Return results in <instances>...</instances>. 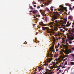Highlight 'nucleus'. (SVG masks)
<instances>
[{
  "label": "nucleus",
  "mask_w": 74,
  "mask_h": 74,
  "mask_svg": "<svg viewBox=\"0 0 74 74\" xmlns=\"http://www.w3.org/2000/svg\"><path fill=\"white\" fill-rule=\"evenodd\" d=\"M62 45L64 47L63 48H65V49H66L65 51L63 49H62V52L65 53L66 55L69 54V53H70L71 52V51L70 50H67V49H68V46H67V45L62 44Z\"/></svg>",
  "instance_id": "f257e3e1"
},
{
  "label": "nucleus",
  "mask_w": 74,
  "mask_h": 74,
  "mask_svg": "<svg viewBox=\"0 0 74 74\" xmlns=\"http://www.w3.org/2000/svg\"><path fill=\"white\" fill-rule=\"evenodd\" d=\"M53 14L54 15L53 16V18L54 20H56V19H58V17L60 15L58 14V12L57 11L54 12H53Z\"/></svg>",
  "instance_id": "f03ea898"
},
{
  "label": "nucleus",
  "mask_w": 74,
  "mask_h": 74,
  "mask_svg": "<svg viewBox=\"0 0 74 74\" xmlns=\"http://www.w3.org/2000/svg\"><path fill=\"white\" fill-rule=\"evenodd\" d=\"M59 8H58V11H63V10H65V11L67 12V8H65L62 5H60L59 6Z\"/></svg>",
  "instance_id": "7ed1b4c3"
},
{
  "label": "nucleus",
  "mask_w": 74,
  "mask_h": 74,
  "mask_svg": "<svg viewBox=\"0 0 74 74\" xmlns=\"http://www.w3.org/2000/svg\"><path fill=\"white\" fill-rule=\"evenodd\" d=\"M54 22H51L50 23H49V25H50V27H53V26H52V25H53V24H54Z\"/></svg>",
  "instance_id": "20e7f679"
},
{
  "label": "nucleus",
  "mask_w": 74,
  "mask_h": 74,
  "mask_svg": "<svg viewBox=\"0 0 74 74\" xmlns=\"http://www.w3.org/2000/svg\"><path fill=\"white\" fill-rule=\"evenodd\" d=\"M42 29L43 30H45V29L46 30H48V29H49V28L48 27H42Z\"/></svg>",
  "instance_id": "39448f33"
},
{
  "label": "nucleus",
  "mask_w": 74,
  "mask_h": 74,
  "mask_svg": "<svg viewBox=\"0 0 74 74\" xmlns=\"http://www.w3.org/2000/svg\"><path fill=\"white\" fill-rule=\"evenodd\" d=\"M39 25H41V26H45V24L43 23V22L42 21L40 23Z\"/></svg>",
  "instance_id": "423d86ee"
},
{
  "label": "nucleus",
  "mask_w": 74,
  "mask_h": 74,
  "mask_svg": "<svg viewBox=\"0 0 74 74\" xmlns=\"http://www.w3.org/2000/svg\"><path fill=\"white\" fill-rule=\"evenodd\" d=\"M50 49L51 50V51H53V53L54 52H55V50L53 48V47H51Z\"/></svg>",
  "instance_id": "0eeeda50"
},
{
  "label": "nucleus",
  "mask_w": 74,
  "mask_h": 74,
  "mask_svg": "<svg viewBox=\"0 0 74 74\" xmlns=\"http://www.w3.org/2000/svg\"><path fill=\"white\" fill-rule=\"evenodd\" d=\"M33 13L34 14H37V11L36 10H34L33 11Z\"/></svg>",
  "instance_id": "6e6552de"
},
{
  "label": "nucleus",
  "mask_w": 74,
  "mask_h": 74,
  "mask_svg": "<svg viewBox=\"0 0 74 74\" xmlns=\"http://www.w3.org/2000/svg\"><path fill=\"white\" fill-rule=\"evenodd\" d=\"M73 18V17L72 16H70L69 17L68 19L71 20Z\"/></svg>",
  "instance_id": "1a4fd4ad"
},
{
  "label": "nucleus",
  "mask_w": 74,
  "mask_h": 74,
  "mask_svg": "<svg viewBox=\"0 0 74 74\" xmlns=\"http://www.w3.org/2000/svg\"><path fill=\"white\" fill-rule=\"evenodd\" d=\"M64 23H65V24H66V22H67V18L66 17V19H64Z\"/></svg>",
  "instance_id": "9d476101"
},
{
  "label": "nucleus",
  "mask_w": 74,
  "mask_h": 74,
  "mask_svg": "<svg viewBox=\"0 0 74 74\" xmlns=\"http://www.w3.org/2000/svg\"><path fill=\"white\" fill-rule=\"evenodd\" d=\"M29 8H30V10H33V7H32V6H29Z\"/></svg>",
  "instance_id": "9b49d317"
},
{
  "label": "nucleus",
  "mask_w": 74,
  "mask_h": 74,
  "mask_svg": "<svg viewBox=\"0 0 74 74\" xmlns=\"http://www.w3.org/2000/svg\"><path fill=\"white\" fill-rule=\"evenodd\" d=\"M71 65H74V62H71Z\"/></svg>",
  "instance_id": "f8f14e48"
},
{
  "label": "nucleus",
  "mask_w": 74,
  "mask_h": 74,
  "mask_svg": "<svg viewBox=\"0 0 74 74\" xmlns=\"http://www.w3.org/2000/svg\"><path fill=\"white\" fill-rule=\"evenodd\" d=\"M52 52L51 51L50 54H49V53L48 54V56H49V55H52Z\"/></svg>",
  "instance_id": "ddd939ff"
},
{
  "label": "nucleus",
  "mask_w": 74,
  "mask_h": 74,
  "mask_svg": "<svg viewBox=\"0 0 74 74\" xmlns=\"http://www.w3.org/2000/svg\"><path fill=\"white\" fill-rule=\"evenodd\" d=\"M55 23H56V24H58V21L57 20H56L55 21Z\"/></svg>",
  "instance_id": "4468645a"
},
{
  "label": "nucleus",
  "mask_w": 74,
  "mask_h": 74,
  "mask_svg": "<svg viewBox=\"0 0 74 74\" xmlns=\"http://www.w3.org/2000/svg\"><path fill=\"white\" fill-rule=\"evenodd\" d=\"M67 62H66L64 65V66L65 65H67Z\"/></svg>",
  "instance_id": "2eb2a0df"
},
{
  "label": "nucleus",
  "mask_w": 74,
  "mask_h": 74,
  "mask_svg": "<svg viewBox=\"0 0 74 74\" xmlns=\"http://www.w3.org/2000/svg\"><path fill=\"white\" fill-rule=\"evenodd\" d=\"M69 10H70L71 11H72V10H73V9L72 8H71V7H70L69 8Z\"/></svg>",
  "instance_id": "dca6fc26"
},
{
  "label": "nucleus",
  "mask_w": 74,
  "mask_h": 74,
  "mask_svg": "<svg viewBox=\"0 0 74 74\" xmlns=\"http://www.w3.org/2000/svg\"><path fill=\"white\" fill-rule=\"evenodd\" d=\"M47 19H48V18H47V17H45V20H46V21H47Z\"/></svg>",
  "instance_id": "f3484780"
},
{
  "label": "nucleus",
  "mask_w": 74,
  "mask_h": 74,
  "mask_svg": "<svg viewBox=\"0 0 74 74\" xmlns=\"http://www.w3.org/2000/svg\"><path fill=\"white\" fill-rule=\"evenodd\" d=\"M72 36V37L71 38V40H74V38L73 37V36Z\"/></svg>",
  "instance_id": "a211bd4d"
},
{
  "label": "nucleus",
  "mask_w": 74,
  "mask_h": 74,
  "mask_svg": "<svg viewBox=\"0 0 74 74\" xmlns=\"http://www.w3.org/2000/svg\"><path fill=\"white\" fill-rule=\"evenodd\" d=\"M71 22L70 23H69V25H68V26H67V25H66V26H70L71 25Z\"/></svg>",
  "instance_id": "6ab92c4d"
},
{
  "label": "nucleus",
  "mask_w": 74,
  "mask_h": 74,
  "mask_svg": "<svg viewBox=\"0 0 74 74\" xmlns=\"http://www.w3.org/2000/svg\"><path fill=\"white\" fill-rule=\"evenodd\" d=\"M43 65L44 66H47V65H48V64H47V63H45V64H44Z\"/></svg>",
  "instance_id": "aec40b11"
},
{
  "label": "nucleus",
  "mask_w": 74,
  "mask_h": 74,
  "mask_svg": "<svg viewBox=\"0 0 74 74\" xmlns=\"http://www.w3.org/2000/svg\"><path fill=\"white\" fill-rule=\"evenodd\" d=\"M64 57L65 58H66V57H67L68 56V55H65L64 56Z\"/></svg>",
  "instance_id": "412c9836"
},
{
  "label": "nucleus",
  "mask_w": 74,
  "mask_h": 74,
  "mask_svg": "<svg viewBox=\"0 0 74 74\" xmlns=\"http://www.w3.org/2000/svg\"><path fill=\"white\" fill-rule=\"evenodd\" d=\"M71 55L72 56H73V57H74V54H71Z\"/></svg>",
  "instance_id": "4be33fe9"
},
{
  "label": "nucleus",
  "mask_w": 74,
  "mask_h": 74,
  "mask_svg": "<svg viewBox=\"0 0 74 74\" xmlns=\"http://www.w3.org/2000/svg\"><path fill=\"white\" fill-rule=\"evenodd\" d=\"M51 59H49V63H50V62H51Z\"/></svg>",
  "instance_id": "5701e85b"
},
{
  "label": "nucleus",
  "mask_w": 74,
  "mask_h": 74,
  "mask_svg": "<svg viewBox=\"0 0 74 74\" xmlns=\"http://www.w3.org/2000/svg\"><path fill=\"white\" fill-rule=\"evenodd\" d=\"M65 41V40H64V39L63 40L62 43H64V42Z\"/></svg>",
  "instance_id": "b1692460"
},
{
  "label": "nucleus",
  "mask_w": 74,
  "mask_h": 74,
  "mask_svg": "<svg viewBox=\"0 0 74 74\" xmlns=\"http://www.w3.org/2000/svg\"><path fill=\"white\" fill-rule=\"evenodd\" d=\"M74 28H73L72 29V31L73 32H74Z\"/></svg>",
  "instance_id": "393cba45"
},
{
  "label": "nucleus",
  "mask_w": 74,
  "mask_h": 74,
  "mask_svg": "<svg viewBox=\"0 0 74 74\" xmlns=\"http://www.w3.org/2000/svg\"><path fill=\"white\" fill-rule=\"evenodd\" d=\"M60 68H59L58 69H57V71H58L59 70H60Z\"/></svg>",
  "instance_id": "a878e982"
},
{
  "label": "nucleus",
  "mask_w": 74,
  "mask_h": 74,
  "mask_svg": "<svg viewBox=\"0 0 74 74\" xmlns=\"http://www.w3.org/2000/svg\"><path fill=\"white\" fill-rule=\"evenodd\" d=\"M48 63V60H47V61H45V63Z\"/></svg>",
  "instance_id": "bb28decb"
},
{
  "label": "nucleus",
  "mask_w": 74,
  "mask_h": 74,
  "mask_svg": "<svg viewBox=\"0 0 74 74\" xmlns=\"http://www.w3.org/2000/svg\"><path fill=\"white\" fill-rule=\"evenodd\" d=\"M48 74H52V72L49 73Z\"/></svg>",
  "instance_id": "cd10ccee"
},
{
  "label": "nucleus",
  "mask_w": 74,
  "mask_h": 74,
  "mask_svg": "<svg viewBox=\"0 0 74 74\" xmlns=\"http://www.w3.org/2000/svg\"><path fill=\"white\" fill-rule=\"evenodd\" d=\"M60 22H63V20H60Z\"/></svg>",
  "instance_id": "c85d7f7f"
},
{
  "label": "nucleus",
  "mask_w": 74,
  "mask_h": 74,
  "mask_svg": "<svg viewBox=\"0 0 74 74\" xmlns=\"http://www.w3.org/2000/svg\"><path fill=\"white\" fill-rule=\"evenodd\" d=\"M54 57H57V56H56V54H55V55H54Z\"/></svg>",
  "instance_id": "c756f323"
},
{
  "label": "nucleus",
  "mask_w": 74,
  "mask_h": 74,
  "mask_svg": "<svg viewBox=\"0 0 74 74\" xmlns=\"http://www.w3.org/2000/svg\"><path fill=\"white\" fill-rule=\"evenodd\" d=\"M55 48L56 49H57L58 48V46H56L55 47Z\"/></svg>",
  "instance_id": "7c9ffc66"
},
{
  "label": "nucleus",
  "mask_w": 74,
  "mask_h": 74,
  "mask_svg": "<svg viewBox=\"0 0 74 74\" xmlns=\"http://www.w3.org/2000/svg\"><path fill=\"white\" fill-rule=\"evenodd\" d=\"M43 69V68H40L39 70V71H40V70H42V69Z\"/></svg>",
  "instance_id": "2f4dec72"
},
{
  "label": "nucleus",
  "mask_w": 74,
  "mask_h": 74,
  "mask_svg": "<svg viewBox=\"0 0 74 74\" xmlns=\"http://www.w3.org/2000/svg\"><path fill=\"white\" fill-rule=\"evenodd\" d=\"M59 73H60V72L62 71V70L61 69H60L59 70Z\"/></svg>",
  "instance_id": "473e14b6"
},
{
  "label": "nucleus",
  "mask_w": 74,
  "mask_h": 74,
  "mask_svg": "<svg viewBox=\"0 0 74 74\" xmlns=\"http://www.w3.org/2000/svg\"><path fill=\"white\" fill-rule=\"evenodd\" d=\"M60 45V44L59 43H58V47L59 46V45Z\"/></svg>",
  "instance_id": "72a5a7b5"
},
{
  "label": "nucleus",
  "mask_w": 74,
  "mask_h": 74,
  "mask_svg": "<svg viewBox=\"0 0 74 74\" xmlns=\"http://www.w3.org/2000/svg\"><path fill=\"white\" fill-rule=\"evenodd\" d=\"M69 7H71V4H70L69 5Z\"/></svg>",
  "instance_id": "f704fd0d"
},
{
  "label": "nucleus",
  "mask_w": 74,
  "mask_h": 74,
  "mask_svg": "<svg viewBox=\"0 0 74 74\" xmlns=\"http://www.w3.org/2000/svg\"><path fill=\"white\" fill-rule=\"evenodd\" d=\"M66 67V66H63V67L62 68V69H64V68H65Z\"/></svg>",
  "instance_id": "c9c22d12"
},
{
  "label": "nucleus",
  "mask_w": 74,
  "mask_h": 74,
  "mask_svg": "<svg viewBox=\"0 0 74 74\" xmlns=\"http://www.w3.org/2000/svg\"><path fill=\"white\" fill-rule=\"evenodd\" d=\"M69 30V29H68V28H66L65 29V30L66 31H67V30Z\"/></svg>",
  "instance_id": "e433bc0d"
},
{
  "label": "nucleus",
  "mask_w": 74,
  "mask_h": 74,
  "mask_svg": "<svg viewBox=\"0 0 74 74\" xmlns=\"http://www.w3.org/2000/svg\"><path fill=\"white\" fill-rule=\"evenodd\" d=\"M43 74H47V72H46L45 73H43Z\"/></svg>",
  "instance_id": "4c0bfd02"
},
{
  "label": "nucleus",
  "mask_w": 74,
  "mask_h": 74,
  "mask_svg": "<svg viewBox=\"0 0 74 74\" xmlns=\"http://www.w3.org/2000/svg\"><path fill=\"white\" fill-rule=\"evenodd\" d=\"M37 8L38 9L39 8H40V6H38Z\"/></svg>",
  "instance_id": "58836bf2"
},
{
  "label": "nucleus",
  "mask_w": 74,
  "mask_h": 74,
  "mask_svg": "<svg viewBox=\"0 0 74 74\" xmlns=\"http://www.w3.org/2000/svg\"><path fill=\"white\" fill-rule=\"evenodd\" d=\"M65 5H66L67 6L69 5H68V4L67 3L65 4Z\"/></svg>",
  "instance_id": "ea45409f"
},
{
  "label": "nucleus",
  "mask_w": 74,
  "mask_h": 74,
  "mask_svg": "<svg viewBox=\"0 0 74 74\" xmlns=\"http://www.w3.org/2000/svg\"><path fill=\"white\" fill-rule=\"evenodd\" d=\"M40 12H42V10H39Z\"/></svg>",
  "instance_id": "a19ab883"
},
{
  "label": "nucleus",
  "mask_w": 74,
  "mask_h": 74,
  "mask_svg": "<svg viewBox=\"0 0 74 74\" xmlns=\"http://www.w3.org/2000/svg\"><path fill=\"white\" fill-rule=\"evenodd\" d=\"M34 7H36V5H34Z\"/></svg>",
  "instance_id": "79ce46f5"
},
{
  "label": "nucleus",
  "mask_w": 74,
  "mask_h": 74,
  "mask_svg": "<svg viewBox=\"0 0 74 74\" xmlns=\"http://www.w3.org/2000/svg\"><path fill=\"white\" fill-rule=\"evenodd\" d=\"M58 51H59V50H58V49H56V52H58Z\"/></svg>",
  "instance_id": "37998d69"
},
{
  "label": "nucleus",
  "mask_w": 74,
  "mask_h": 74,
  "mask_svg": "<svg viewBox=\"0 0 74 74\" xmlns=\"http://www.w3.org/2000/svg\"><path fill=\"white\" fill-rule=\"evenodd\" d=\"M71 43H72V42L71 41H70L69 42V44H71Z\"/></svg>",
  "instance_id": "c03bdc74"
},
{
  "label": "nucleus",
  "mask_w": 74,
  "mask_h": 74,
  "mask_svg": "<svg viewBox=\"0 0 74 74\" xmlns=\"http://www.w3.org/2000/svg\"><path fill=\"white\" fill-rule=\"evenodd\" d=\"M60 31L61 32H62L63 31V29H61L60 30Z\"/></svg>",
  "instance_id": "a18cd8bd"
},
{
  "label": "nucleus",
  "mask_w": 74,
  "mask_h": 74,
  "mask_svg": "<svg viewBox=\"0 0 74 74\" xmlns=\"http://www.w3.org/2000/svg\"><path fill=\"white\" fill-rule=\"evenodd\" d=\"M66 61V59H64L63 60V62H64V61Z\"/></svg>",
  "instance_id": "49530a36"
},
{
  "label": "nucleus",
  "mask_w": 74,
  "mask_h": 74,
  "mask_svg": "<svg viewBox=\"0 0 74 74\" xmlns=\"http://www.w3.org/2000/svg\"><path fill=\"white\" fill-rule=\"evenodd\" d=\"M33 12V11H32V10H31L29 11V12Z\"/></svg>",
  "instance_id": "de8ad7c7"
},
{
  "label": "nucleus",
  "mask_w": 74,
  "mask_h": 74,
  "mask_svg": "<svg viewBox=\"0 0 74 74\" xmlns=\"http://www.w3.org/2000/svg\"><path fill=\"white\" fill-rule=\"evenodd\" d=\"M42 16H45V14H43L42 15Z\"/></svg>",
  "instance_id": "09e8293b"
},
{
  "label": "nucleus",
  "mask_w": 74,
  "mask_h": 74,
  "mask_svg": "<svg viewBox=\"0 0 74 74\" xmlns=\"http://www.w3.org/2000/svg\"><path fill=\"white\" fill-rule=\"evenodd\" d=\"M47 11H49V9H48V8H47Z\"/></svg>",
  "instance_id": "8fccbe9b"
},
{
  "label": "nucleus",
  "mask_w": 74,
  "mask_h": 74,
  "mask_svg": "<svg viewBox=\"0 0 74 74\" xmlns=\"http://www.w3.org/2000/svg\"><path fill=\"white\" fill-rule=\"evenodd\" d=\"M61 26H62V27L64 26V25H63V24L62 25H61Z\"/></svg>",
  "instance_id": "3c124183"
},
{
  "label": "nucleus",
  "mask_w": 74,
  "mask_h": 74,
  "mask_svg": "<svg viewBox=\"0 0 74 74\" xmlns=\"http://www.w3.org/2000/svg\"><path fill=\"white\" fill-rule=\"evenodd\" d=\"M62 58L63 59H64V58H65L64 56H63Z\"/></svg>",
  "instance_id": "603ef678"
},
{
  "label": "nucleus",
  "mask_w": 74,
  "mask_h": 74,
  "mask_svg": "<svg viewBox=\"0 0 74 74\" xmlns=\"http://www.w3.org/2000/svg\"><path fill=\"white\" fill-rule=\"evenodd\" d=\"M34 19H35V18H36V16H34Z\"/></svg>",
  "instance_id": "864d4df0"
},
{
  "label": "nucleus",
  "mask_w": 74,
  "mask_h": 74,
  "mask_svg": "<svg viewBox=\"0 0 74 74\" xmlns=\"http://www.w3.org/2000/svg\"><path fill=\"white\" fill-rule=\"evenodd\" d=\"M36 2H34L33 4H36Z\"/></svg>",
  "instance_id": "5fc2aeb1"
},
{
  "label": "nucleus",
  "mask_w": 74,
  "mask_h": 74,
  "mask_svg": "<svg viewBox=\"0 0 74 74\" xmlns=\"http://www.w3.org/2000/svg\"><path fill=\"white\" fill-rule=\"evenodd\" d=\"M60 38H61L60 37H59V38H58V39L59 40H60Z\"/></svg>",
  "instance_id": "6e6d98bb"
},
{
  "label": "nucleus",
  "mask_w": 74,
  "mask_h": 74,
  "mask_svg": "<svg viewBox=\"0 0 74 74\" xmlns=\"http://www.w3.org/2000/svg\"><path fill=\"white\" fill-rule=\"evenodd\" d=\"M53 42H55V40H53Z\"/></svg>",
  "instance_id": "4d7b16f0"
},
{
  "label": "nucleus",
  "mask_w": 74,
  "mask_h": 74,
  "mask_svg": "<svg viewBox=\"0 0 74 74\" xmlns=\"http://www.w3.org/2000/svg\"><path fill=\"white\" fill-rule=\"evenodd\" d=\"M74 0H71V1H74Z\"/></svg>",
  "instance_id": "13d9d810"
},
{
  "label": "nucleus",
  "mask_w": 74,
  "mask_h": 74,
  "mask_svg": "<svg viewBox=\"0 0 74 74\" xmlns=\"http://www.w3.org/2000/svg\"><path fill=\"white\" fill-rule=\"evenodd\" d=\"M58 58H56V61H58Z\"/></svg>",
  "instance_id": "bf43d9fd"
},
{
  "label": "nucleus",
  "mask_w": 74,
  "mask_h": 74,
  "mask_svg": "<svg viewBox=\"0 0 74 74\" xmlns=\"http://www.w3.org/2000/svg\"><path fill=\"white\" fill-rule=\"evenodd\" d=\"M72 49L74 51V47H73Z\"/></svg>",
  "instance_id": "052dcab7"
},
{
  "label": "nucleus",
  "mask_w": 74,
  "mask_h": 74,
  "mask_svg": "<svg viewBox=\"0 0 74 74\" xmlns=\"http://www.w3.org/2000/svg\"><path fill=\"white\" fill-rule=\"evenodd\" d=\"M67 24H69V21H68V22H67Z\"/></svg>",
  "instance_id": "680f3d73"
},
{
  "label": "nucleus",
  "mask_w": 74,
  "mask_h": 74,
  "mask_svg": "<svg viewBox=\"0 0 74 74\" xmlns=\"http://www.w3.org/2000/svg\"><path fill=\"white\" fill-rule=\"evenodd\" d=\"M38 17H40V15H38Z\"/></svg>",
  "instance_id": "e2e57ef3"
},
{
  "label": "nucleus",
  "mask_w": 74,
  "mask_h": 74,
  "mask_svg": "<svg viewBox=\"0 0 74 74\" xmlns=\"http://www.w3.org/2000/svg\"><path fill=\"white\" fill-rule=\"evenodd\" d=\"M67 42H68L67 40H66V43H67Z\"/></svg>",
  "instance_id": "0e129e2a"
},
{
  "label": "nucleus",
  "mask_w": 74,
  "mask_h": 74,
  "mask_svg": "<svg viewBox=\"0 0 74 74\" xmlns=\"http://www.w3.org/2000/svg\"><path fill=\"white\" fill-rule=\"evenodd\" d=\"M51 11H53V9L51 8Z\"/></svg>",
  "instance_id": "69168bd1"
},
{
  "label": "nucleus",
  "mask_w": 74,
  "mask_h": 74,
  "mask_svg": "<svg viewBox=\"0 0 74 74\" xmlns=\"http://www.w3.org/2000/svg\"><path fill=\"white\" fill-rule=\"evenodd\" d=\"M59 72H58L57 73V74H59Z\"/></svg>",
  "instance_id": "338daca9"
},
{
  "label": "nucleus",
  "mask_w": 74,
  "mask_h": 74,
  "mask_svg": "<svg viewBox=\"0 0 74 74\" xmlns=\"http://www.w3.org/2000/svg\"><path fill=\"white\" fill-rule=\"evenodd\" d=\"M37 69H35V71H37Z\"/></svg>",
  "instance_id": "774afa93"
}]
</instances>
